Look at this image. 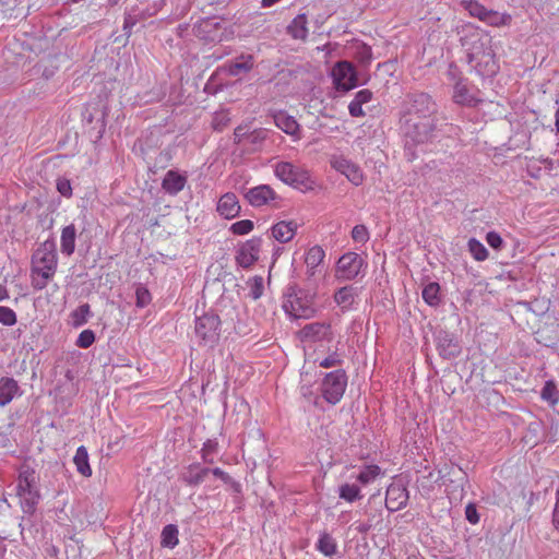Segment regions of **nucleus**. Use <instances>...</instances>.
<instances>
[{"instance_id": "b1692460", "label": "nucleus", "mask_w": 559, "mask_h": 559, "mask_svg": "<svg viewBox=\"0 0 559 559\" xmlns=\"http://www.w3.org/2000/svg\"><path fill=\"white\" fill-rule=\"evenodd\" d=\"M21 394L20 386L16 380L10 377H2L0 379V406L3 407L11 403V401Z\"/></svg>"}, {"instance_id": "2eb2a0df", "label": "nucleus", "mask_w": 559, "mask_h": 559, "mask_svg": "<svg viewBox=\"0 0 559 559\" xmlns=\"http://www.w3.org/2000/svg\"><path fill=\"white\" fill-rule=\"evenodd\" d=\"M479 91L469 85L466 79H459L453 86V100L455 104L475 107L480 103Z\"/></svg>"}, {"instance_id": "f3484780", "label": "nucleus", "mask_w": 559, "mask_h": 559, "mask_svg": "<svg viewBox=\"0 0 559 559\" xmlns=\"http://www.w3.org/2000/svg\"><path fill=\"white\" fill-rule=\"evenodd\" d=\"M245 198L250 205L261 207L276 200L277 194L269 185H259L250 188Z\"/></svg>"}, {"instance_id": "c85d7f7f", "label": "nucleus", "mask_w": 559, "mask_h": 559, "mask_svg": "<svg viewBox=\"0 0 559 559\" xmlns=\"http://www.w3.org/2000/svg\"><path fill=\"white\" fill-rule=\"evenodd\" d=\"M73 463L76 467L78 473L84 477L92 476V468L88 462V453L84 445H80L73 457Z\"/></svg>"}, {"instance_id": "f8f14e48", "label": "nucleus", "mask_w": 559, "mask_h": 559, "mask_svg": "<svg viewBox=\"0 0 559 559\" xmlns=\"http://www.w3.org/2000/svg\"><path fill=\"white\" fill-rule=\"evenodd\" d=\"M330 165L334 170L345 176L354 186L358 187L362 185L365 180L364 170L352 159L344 155H333L330 159Z\"/></svg>"}, {"instance_id": "dca6fc26", "label": "nucleus", "mask_w": 559, "mask_h": 559, "mask_svg": "<svg viewBox=\"0 0 559 559\" xmlns=\"http://www.w3.org/2000/svg\"><path fill=\"white\" fill-rule=\"evenodd\" d=\"M300 336L305 342H331L333 340V332L330 323L312 322L306 324L300 330Z\"/></svg>"}, {"instance_id": "ea45409f", "label": "nucleus", "mask_w": 559, "mask_h": 559, "mask_svg": "<svg viewBox=\"0 0 559 559\" xmlns=\"http://www.w3.org/2000/svg\"><path fill=\"white\" fill-rule=\"evenodd\" d=\"M248 296L254 300L259 299L263 295L264 282L262 276H253L248 280Z\"/></svg>"}, {"instance_id": "3c124183", "label": "nucleus", "mask_w": 559, "mask_h": 559, "mask_svg": "<svg viewBox=\"0 0 559 559\" xmlns=\"http://www.w3.org/2000/svg\"><path fill=\"white\" fill-rule=\"evenodd\" d=\"M0 323L12 326L16 323V313L9 307L0 306Z\"/></svg>"}, {"instance_id": "37998d69", "label": "nucleus", "mask_w": 559, "mask_h": 559, "mask_svg": "<svg viewBox=\"0 0 559 559\" xmlns=\"http://www.w3.org/2000/svg\"><path fill=\"white\" fill-rule=\"evenodd\" d=\"M218 452V441L216 439H207L201 449V457L205 463L212 464L214 455Z\"/></svg>"}, {"instance_id": "ddd939ff", "label": "nucleus", "mask_w": 559, "mask_h": 559, "mask_svg": "<svg viewBox=\"0 0 559 559\" xmlns=\"http://www.w3.org/2000/svg\"><path fill=\"white\" fill-rule=\"evenodd\" d=\"M262 247V239L260 237H253L242 242L236 251V262L243 269H249L258 260Z\"/></svg>"}, {"instance_id": "f704fd0d", "label": "nucleus", "mask_w": 559, "mask_h": 559, "mask_svg": "<svg viewBox=\"0 0 559 559\" xmlns=\"http://www.w3.org/2000/svg\"><path fill=\"white\" fill-rule=\"evenodd\" d=\"M71 317V324L74 328H80L84 325L90 317H91V308L88 304H83L79 306L75 310H73L70 314Z\"/></svg>"}, {"instance_id": "8fccbe9b", "label": "nucleus", "mask_w": 559, "mask_h": 559, "mask_svg": "<svg viewBox=\"0 0 559 559\" xmlns=\"http://www.w3.org/2000/svg\"><path fill=\"white\" fill-rule=\"evenodd\" d=\"M252 130L248 123L238 126L234 131V142L236 144H246Z\"/></svg>"}, {"instance_id": "4468645a", "label": "nucleus", "mask_w": 559, "mask_h": 559, "mask_svg": "<svg viewBox=\"0 0 559 559\" xmlns=\"http://www.w3.org/2000/svg\"><path fill=\"white\" fill-rule=\"evenodd\" d=\"M408 499V490L401 480H394L389 485L385 493V507L390 512L405 508Z\"/></svg>"}, {"instance_id": "9d476101", "label": "nucleus", "mask_w": 559, "mask_h": 559, "mask_svg": "<svg viewBox=\"0 0 559 559\" xmlns=\"http://www.w3.org/2000/svg\"><path fill=\"white\" fill-rule=\"evenodd\" d=\"M331 76L337 91L348 92L358 85L356 70L348 61H338L332 68Z\"/></svg>"}, {"instance_id": "f03ea898", "label": "nucleus", "mask_w": 559, "mask_h": 559, "mask_svg": "<svg viewBox=\"0 0 559 559\" xmlns=\"http://www.w3.org/2000/svg\"><path fill=\"white\" fill-rule=\"evenodd\" d=\"M405 156L409 162L417 158L416 148L431 141L436 130L435 119H400Z\"/></svg>"}, {"instance_id": "a18cd8bd", "label": "nucleus", "mask_w": 559, "mask_h": 559, "mask_svg": "<svg viewBox=\"0 0 559 559\" xmlns=\"http://www.w3.org/2000/svg\"><path fill=\"white\" fill-rule=\"evenodd\" d=\"M318 364L320 367L325 368V369L332 368V367H338L343 364V357L337 350H334L331 354H329L326 357H324L323 359L319 360Z\"/></svg>"}, {"instance_id": "c756f323", "label": "nucleus", "mask_w": 559, "mask_h": 559, "mask_svg": "<svg viewBox=\"0 0 559 559\" xmlns=\"http://www.w3.org/2000/svg\"><path fill=\"white\" fill-rule=\"evenodd\" d=\"M316 548L325 557H333L337 551L336 540L332 537L331 534L326 532H322L319 536V539L316 544Z\"/></svg>"}, {"instance_id": "39448f33", "label": "nucleus", "mask_w": 559, "mask_h": 559, "mask_svg": "<svg viewBox=\"0 0 559 559\" xmlns=\"http://www.w3.org/2000/svg\"><path fill=\"white\" fill-rule=\"evenodd\" d=\"M436 104L426 93H415L404 102L400 119H435Z\"/></svg>"}, {"instance_id": "a878e982", "label": "nucleus", "mask_w": 559, "mask_h": 559, "mask_svg": "<svg viewBox=\"0 0 559 559\" xmlns=\"http://www.w3.org/2000/svg\"><path fill=\"white\" fill-rule=\"evenodd\" d=\"M308 20L305 13L298 14L287 26V34L294 39L306 40L308 37Z\"/></svg>"}, {"instance_id": "49530a36", "label": "nucleus", "mask_w": 559, "mask_h": 559, "mask_svg": "<svg viewBox=\"0 0 559 559\" xmlns=\"http://www.w3.org/2000/svg\"><path fill=\"white\" fill-rule=\"evenodd\" d=\"M230 121V114L228 110H221L215 112L212 126L215 130L222 131Z\"/></svg>"}, {"instance_id": "09e8293b", "label": "nucleus", "mask_w": 559, "mask_h": 559, "mask_svg": "<svg viewBox=\"0 0 559 559\" xmlns=\"http://www.w3.org/2000/svg\"><path fill=\"white\" fill-rule=\"evenodd\" d=\"M95 342V333L92 330L82 331L75 342V345L80 348L86 349Z\"/></svg>"}, {"instance_id": "774afa93", "label": "nucleus", "mask_w": 559, "mask_h": 559, "mask_svg": "<svg viewBox=\"0 0 559 559\" xmlns=\"http://www.w3.org/2000/svg\"><path fill=\"white\" fill-rule=\"evenodd\" d=\"M301 393H302V395L307 394V390L304 386L301 388Z\"/></svg>"}, {"instance_id": "58836bf2", "label": "nucleus", "mask_w": 559, "mask_h": 559, "mask_svg": "<svg viewBox=\"0 0 559 559\" xmlns=\"http://www.w3.org/2000/svg\"><path fill=\"white\" fill-rule=\"evenodd\" d=\"M540 397L550 405H556L559 402V390L552 380L546 381L542 389Z\"/></svg>"}, {"instance_id": "1a4fd4ad", "label": "nucleus", "mask_w": 559, "mask_h": 559, "mask_svg": "<svg viewBox=\"0 0 559 559\" xmlns=\"http://www.w3.org/2000/svg\"><path fill=\"white\" fill-rule=\"evenodd\" d=\"M197 337L204 344L213 346L219 340L221 319L215 313L198 317L194 326Z\"/></svg>"}, {"instance_id": "7ed1b4c3", "label": "nucleus", "mask_w": 559, "mask_h": 559, "mask_svg": "<svg viewBox=\"0 0 559 559\" xmlns=\"http://www.w3.org/2000/svg\"><path fill=\"white\" fill-rule=\"evenodd\" d=\"M16 495L20 498V506L25 514H33L40 500L38 476L35 469L24 466L19 473L16 480Z\"/></svg>"}, {"instance_id": "7c9ffc66", "label": "nucleus", "mask_w": 559, "mask_h": 559, "mask_svg": "<svg viewBox=\"0 0 559 559\" xmlns=\"http://www.w3.org/2000/svg\"><path fill=\"white\" fill-rule=\"evenodd\" d=\"M253 64L254 61L252 55H241L235 62L228 66V73L233 76H237L242 72H249L252 70Z\"/></svg>"}, {"instance_id": "a19ab883", "label": "nucleus", "mask_w": 559, "mask_h": 559, "mask_svg": "<svg viewBox=\"0 0 559 559\" xmlns=\"http://www.w3.org/2000/svg\"><path fill=\"white\" fill-rule=\"evenodd\" d=\"M511 15L508 13H500L498 11L489 10L485 23L490 26H504L511 23Z\"/></svg>"}, {"instance_id": "6e6d98bb", "label": "nucleus", "mask_w": 559, "mask_h": 559, "mask_svg": "<svg viewBox=\"0 0 559 559\" xmlns=\"http://www.w3.org/2000/svg\"><path fill=\"white\" fill-rule=\"evenodd\" d=\"M465 516H466V520L472 524H477L479 522V515H478L477 509L472 503L466 506Z\"/></svg>"}, {"instance_id": "9b49d317", "label": "nucleus", "mask_w": 559, "mask_h": 559, "mask_svg": "<svg viewBox=\"0 0 559 559\" xmlns=\"http://www.w3.org/2000/svg\"><path fill=\"white\" fill-rule=\"evenodd\" d=\"M283 308L288 316L295 319H309L317 312L312 297L304 296L301 292L289 296Z\"/></svg>"}, {"instance_id": "052dcab7", "label": "nucleus", "mask_w": 559, "mask_h": 559, "mask_svg": "<svg viewBox=\"0 0 559 559\" xmlns=\"http://www.w3.org/2000/svg\"><path fill=\"white\" fill-rule=\"evenodd\" d=\"M138 20L135 16L128 14L124 17L123 31L129 36L131 34L132 27L136 24Z\"/></svg>"}, {"instance_id": "864d4df0", "label": "nucleus", "mask_w": 559, "mask_h": 559, "mask_svg": "<svg viewBox=\"0 0 559 559\" xmlns=\"http://www.w3.org/2000/svg\"><path fill=\"white\" fill-rule=\"evenodd\" d=\"M486 241L495 250H501L504 245L502 237L497 231H488Z\"/></svg>"}, {"instance_id": "20e7f679", "label": "nucleus", "mask_w": 559, "mask_h": 559, "mask_svg": "<svg viewBox=\"0 0 559 559\" xmlns=\"http://www.w3.org/2000/svg\"><path fill=\"white\" fill-rule=\"evenodd\" d=\"M274 175L285 185L301 192L312 191L316 188V180L302 165L281 160L274 165Z\"/></svg>"}, {"instance_id": "4d7b16f0", "label": "nucleus", "mask_w": 559, "mask_h": 559, "mask_svg": "<svg viewBox=\"0 0 559 559\" xmlns=\"http://www.w3.org/2000/svg\"><path fill=\"white\" fill-rule=\"evenodd\" d=\"M372 99V92L369 90H360L356 93L354 100L364 105L369 103Z\"/></svg>"}, {"instance_id": "e433bc0d", "label": "nucleus", "mask_w": 559, "mask_h": 559, "mask_svg": "<svg viewBox=\"0 0 559 559\" xmlns=\"http://www.w3.org/2000/svg\"><path fill=\"white\" fill-rule=\"evenodd\" d=\"M178 528L174 524L166 525L162 531V545L167 548H174L178 545Z\"/></svg>"}, {"instance_id": "4c0bfd02", "label": "nucleus", "mask_w": 559, "mask_h": 559, "mask_svg": "<svg viewBox=\"0 0 559 559\" xmlns=\"http://www.w3.org/2000/svg\"><path fill=\"white\" fill-rule=\"evenodd\" d=\"M468 251L472 257L478 261L483 262L488 258V250L486 247L476 238H471L467 242Z\"/></svg>"}, {"instance_id": "a211bd4d", "label": "nucleus", "mask_w": 559, "mask_h": 559, "mask_svg": "<svg viewBox=\"0 0 559 559\" xmlns=\"http://www.w3.org/2000/svg\"><path fill=\"white\" fill-rule=\"evenodd\" d=\"M359 288L353 285H347L338 288L334 293V302L342 312H348L356 309L358 305Z\"/></svg>"}, {"instance_id": "473e14b6", "label": "nucleus", "mask_w": 559, "mask_h": 559, "mask_svg": "<svg viewBox=\"0 0 559 559\" xmlns=\"http://www.w3.org/2000/svg\"><path fill=\"white\" fill-rule=\"evenodd\" d=\"M338 497L347 502L362 499L360 487L356 484H343L338 488Z\"/></svg>"}, {"instance_id": "0eeeda50", "label": "nucleus", "mask_w": 559, "mask_h": 559, "mask_svg": "<svg viewBox=\"0 0 559 559\" xmlns=\"http://www.w3.org/2000/svg\"><path fill=\"white\" fill-rule=\"evenodd\" d=\"M468 63L477 74L489 78L498 72V64L495 55L489 47H485L483 43L475 45L473 50L467 55Z\"/></svg>"}, {"instance_id": "4be33fe9", "label": "nucleus", "mask_w": 559, "mask_h": 559, "mask_svg": "<svg viewBox=\"0 0 559 559\" xmlns=\"http://www.w3.org/2000/svg\"><path fill=\"white\" fill-rule=\"evenodd\" d=\"M298 224L295 221H281L271 228L272 237L281 243L290 241L296 235Z\"/></svg>"}, {"instance_id": "bb28decb", "label": "nucleus", "mask_w": 559, "mask_h": 559, "mask_svg": "<svg viewBox=\"0 0 559 559\" xmlns=\"http://www.w3.org/2000/svg\"><path fill=\"white\" fill-rule=\"evenodd\" d=\"M209 473L210 468L201 467L200 464L193 463L190 464L182 474V480L189 486H198L203 483Z\"/></svg>"}, {"instance_id": "338daca9", "label": "nucleus", "mask_w": 559, "mask_h": 559, "mask_svg": "<svg viewBox=\"0 0 559 559\" xmlns=\"http://www.w3.org/2000/svg\"><path fill=\"white\" fill-rule=\"evenodd\" d=\"M555 126H556V131L559 133V106H558V109L556 110V114H555Z\"/></svg>"}, {"instance_id": "13d9d810", "label": "nucleus", "mask_w": 559, "mask_h": 559, "mask_svg": "<svg viewBox=\"0 0 559 559\" xmlns=\"http://www.w3.org/2000/svg\"><path fill=\"white\" fill-rule=\"evenodd\" d=\"M348 111L352 117H364L366 115L362 110V105L354 99L348 105Z\"/></svg>"}, {"instance_id": "69168bd1", "label": "nucleus", "mask_w": 559, "mask_h": 559, "mask_svg": "<svg viewBox=\"0 0 559 559\" xmlns=\"http://www.w3.org/2000/svg\"><path fill=\"white\" fill-rule=\"evenodd\" d=\"M278 0H262V7L263 8H269L271 5H273L274 3H276Z\"/></svg>"}, {"instance_id": "2f4dec72", "label": "nucleus", "mask_w": 559, "mask_h": 559, "mask_svg": "<svg viewBox=\"0 0 559 559\" xmlns=\"http://www.w3.org/2000/svg\"><path fill=\"white\" fill-rule=\"evenodd\" d=\"M423 299L431 307H437L441 302L440 285L437 282L426 284L421 292Z\"/></svg>"}, {"instance_id": "5fc2aeb1", "label": "nucleus", "mask_w": 559, "mask_h": 559, "mask_svg": "<svg viewBox=\"0 0 559 559\" xmlns=\"http://www.w3.org/2000/svg\"><path fill=\"white\" fill-rule=\"evenodd\" d=\"M57 190L61 195L70 198L72 195V187L70 180L66 178H59L57 180Z\"/></svg>"}, {"instance_id": "de8ad7c7", "label": "nucleus", "mask_w": 559, "mask_h": 559, "mask_svg": "<svg viewBox=\"0 0 559 559\" xmlns=\"http://www.w3.org/2000/svg\"><path fill=\"white\" fill-rule=\"evenodd\" d=\"M253 227H254V224L252 221L242 219V221H238V222L234 223L230 226V230L233 234L241 236V235H247L250 231H252Z\"/></svg>"}, {"instance_id": "f257e3e1", "label": "nucleus", "mask_w": 559, "mask_h": 559, "mask_svg": "<svg viewBox=\"0 0 559 559\" xmlns=\"http://www.w3.org/2000/svg\"><path fill=\"white\" fill-rule=\"evenodd\" d=\"M58 266V257L53 242L45 241L32 257L31 283L35 290H43L53 278Z\"/></svg>"}, {"instance_id": "6ab92c4d", "label": "nucleus", "mask_w": 559, "mask_h": 559, "mask_svg": "<svg viewBox=\"0 0 559 559\" xmlns=\"http://www.w3.org/2000/svg\"><path fill=\"white\" fill-rule=\"evenodd\" d=\"M188 177L186 173L175 169L168 170L162 181V189L169 195H177L187 185Z\"/></svg>"}, {"instance_id": "393cba45", "label": "nucleus", "mask_w": 559, "mask_h": 559, "mask_svg": "<svg viewBox=\"0 0 559 559\" xmlns=\"http://www.w3.org/2000/svg\"><path fill=\"white\" fill-rule=\"evenodd\" d=\"M76 228L73 224L64 226L60 236V250L61 253L70 257L75 250Z\"/></svg>"}, {"instance_id": "412c9836", "label": "nucleus", "mask_w": 559, "mask_h": 559, "mask_svg": "<svg viewBox=\"0 0 559 559\" xmlns=\"http://www.w3.org/2000/svg\"><path fill=\"white\" fill-rule=\"evenodd\" d=\"M273 119L275 126L286 134L293 136L295 141L300 139V126L293 116H289L284 111H278L274 114Z\"/></svg>"}, {"instance_id": "e2e57ef3", "label": "nucleus", "mask_w": 559, "mask_h": 559, "mask_svg": "<svg viewBox=\"0 0 559 559\" xmlns=\"http://www.w3.org/2000/svg\"><path fill=\"white\" fill-rule=\"evenodd\" d=\"M372 526H373V523L370 520V523L369 522L356 523V527L355 528L360 534H366V533H368L372 528Z\"/></svg>"}, {"instance_id": "bf43d9fd", "label": "nucleus", "mask_w": 559, "mask_h": 559, "mask_svg": "<svg viewBox=\"0 0 559 559\" xmlns=\"http://www.w3.org/2000/svg\"><path fill=\"white\" fill-rule=\"evenodd\" d=\"M552 525L559 532V487L556 490V502L552 511Z\"/></svg>"}, {"instance_id": "680f3d73", "label": "nucleus", "mask_w": 559, "mask_h": 559, "mask_svg": "<svg viewBox=\"0 0 559 559\" xmlns=\"http://www.w3.org/2000/svg\"><path fill=\"white\" fill-rule=\"evenodd\" d=\"M210 473H212L215 477L222 479L226 484L230 483L231 480L230 476L219 467L210 469Z\"/></svg>"}, {"instance_id": "5701e85b", "label": "nucleus", "mask_w": 559, "mask_h": 559, "mask_svg": "<svg viewBox=\"0 0 559 559\" xmlns=\"http://www.w3.org/2000/svg\"><path fill=\"white\" fill-rule=\"evenodd\" d=\"M217 212L227 219L236 217L240 212L236 194L233 192L223 194L217 203Z\"/></svg>"}, {"instance_id": "72a5a7b5", "label": "nucleus", "mask_w": 559, "mask_h": 559, "mask_svg": "<svg viewBox=\"0 0 559 559\" xmlns=\"http://www.w3.org/2000/svg\"><path fill=\"white\" fill-rule=\"evenodd\" d=\"M381 474V468L378 465H366L357 474L356 479L362 486L369 485Z\"/></svg>"}, {"instance_id": "603ef678", "label": "nucleus", "mask_w": 559, "mask_h": 559, "mask_svg": "<svg viewBox=\"0 0 559 559\" xmlns=\"http://www.w3.org/2000/svg\"><path fill=\"white\" fill-rule=\"evenodd\" d=\"M352 238L356 242L366 243L369 240V231L365 225H356L352 230Z\"/></svg>"}, {"instance_id": "0e129e2a", "label": "nucleus", "mask_w": 559, "mask_h": 559, "mask_svg": "<svg viewBox=\"0 0 559 559\" xmlns=\"http://www.w3.org/2000/svg\"><path fill=\"white\" fill-rule=\"evenodd\" d=\"M9 298L8 289L4 285L0 284V301Z\"/></svg>"}, {"instance_id": "79ce46f5", "label": "nucleus", "mask_w": 559, "mask_h": 559, "mask_svg": "<svg viewBox=\"0 0 559 559\" xmlns=\"http://www.w3.org/2000/svg\"><path fill=\"white\" fill-rule=\"evenodd\" d=\"M465 10L474 17H477L478 20L485 22L487 14L489 12V9L484 7L478 1L469 0L464 2Z\"/></svg>"}, {"instance_id": "6e6552de", "label": "nucleus", "mask_w": 559, "mask_h": 559, "mask_svg": "<svg viewBox=\"0 0 559 559\" xmlns=\"http://www.w3.org/2000/svg\"><path fill=\"white\" fill-rule=\"evenodd\" d=\"M347 386V376L343 369H336L324 373L320 390L323 399L332 404H337L343 397Z\"/></svg>"}, {"instance_id": "cd10ccee", "label": "nucleus", "mask_w": 559, "mask_h": 559, "mask_svg": "<svg viewBox=\"0 0 559 559\" xmlns=\"http://www.w3.org/2000/svg\"><path fill=\"white\" fill-rule=\"evenodd\" d=\"M325 257L324 250L320 246L311 247L305 258L308 276H314L317 267L322 263Z\"/></svg>"}, {"instance_id": "423d86ee", "label": "nucleus", "mask_w": 559, "mask_h": 559, "mask_svg": "<svg viewBox=\"0 0 559 559\" xmlns=\"http://www.w3.org/2000/svg\"><path fill=\"white\" fill-rule=\"evenodd\" d=\"M367 262L357 252H346L340 257L335 265V277L342 281H353L364 277L367 270Z\"/></svg>"}, {"instance_id": "c03bdc74", "label": "nucleus", "mask_w": 559, "mask_h": 559, "mask_svg": "<svg viewBox=\"0 0 559 559\" xmlns=\"http://www.w3.org/2000/svg\"><path fill=\"white\" fill-rule=\"evenodd\" d=\"M152 301L151 293L143 285H138L135 289V305L138 308H144Z\"/></svg>"}, {"instance_id": "aec40b11", "label": "nucleus", "mask_w": 559, "mask_h": 559, "mask_svg": "<svg viewBox=\"0 0 559 559\" xmlns=\"http://www.w3.org/2000/svg\"><path fill=\"white\" fill-rule=\"evenodd\" d=\"M437 349L441 357L451 359L460 355L461 346L456 338L448 332H439L437 335Z\"/></svg>"}, {"instance_id": "c9c22d12", "label": "nucleus", "mask_w": 559, "mask_h": 559, "mask_svg": "<svg viewBox=\"0 0 559 559\" xmlns=\"http://www.w3.org/2000/svg\"><path fill=\"white\" fill-rule=\"evenodd\" d=\"M270 132V130L264 128L253 129L246 144L251 145L253 151L260 150L269 138Z\"/></svg>"}]
</instances>
